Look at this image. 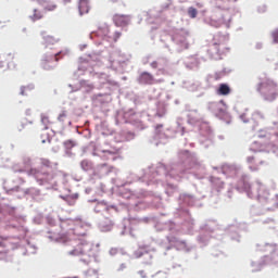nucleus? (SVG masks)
<instances>
[{
  "mask_svg": "<svg viewBox=\"0 0 278 278\" xmlns=\"http://www.w3.org/2000/svg\"><path fill=\"white\" fill-rule=\"evenodd\" d=\"M18 249L16 238L0 237V260H8L10 251Z\"/></svg>",
  "mask_w": 278,
  "mask_h": 278,
  "instance_id": "f257e3e1",
  "label": "nucleus"
},
{
  "mask_svg": "<svg viewBox=\"0 0 278 278\" xmlns=\"http://www.w3.org/2000/svg\"><path fill=\"white\" fill-rule=\"evenodd\" d=\"M73 247L74 249L68 252V255H86V253H89L92 249V245H90V242L84 240V239H78L73 241Z\"/></svg>",
  "mask_w": 278,
  "mask_h": 278,
  "instance_id": "f03ea898",
  "label": "nucleus"
},
{
  "mask_svg": "<svg viewBox=\"0 0 278 278\" xmlns=\"http://www.w3.org/2000/svg\"><path fill=\"white\" fill-rule=\"evenodd\" d=\"M60 52L54 53L52 55H46L45 59L41 61V66L43 71H53L55 67V62H60Z\"/></svg>",
  "mask_w": 278,
  "mask_h": 278,
  "instance_id": "7ed1b4c3",
  "label": "nucleus"
},
{
  "mask_svg": "<svg viewBox=\"0 0 278 278\" xmlns=\"http://www.w3.org/2000/svg\"><path fill=\"white\" fill-rule=\"evenodd\" d=\"M131 22V17L125 14H115L113 15V23L116 27H127Z\"/></svg>",
  "mask_w": 278,
  "mask_h": 278,
  "instance_id": "20e7f679",
  "label": "nucleus"
},
{
  "mask_svg": "<svg viewBox=\"0 0 278 278\" xmlns=\"http://www.w3.org/2000/svg\"><path fill=\"white\" fill-rule=\"evenodd\" d=\"M138 81L144 86H152L153 81H155V78H153V75H151L149 72H143L140 74Z\"/></svg>",
  "mask_w": 278,
  "mask_h": 278,
  "instance_id": "39448f33",
  "label": "nucleus"
},
{
  "mask_svg": "<svg viewBox=\"0 0 278 278\" xmlns=\"http://www.w3.org/2000/svg\"><path fill=\"white\" fill-rule=\"evenodd\" d=\"M78 10L80 16L88 14V12H90V0H79Z\"/></svg>",
  "mask_w": 278,
  "mask_h": 278,
  "instance_id": "423d86ee",
  "label": "nucleus"
},
{
  "mask_svg": "<svg viewBox=\"0 0 278 278\" xmlns=\"http://www.w3.org/2000/svg\"><path fill=\"white\" fill-rule=\"evenodd\" d=\"M216 92L220 97H227V96L231 94V87H229V85H227V84H220L219 87L217 88Z\"/></svg>",
  "mask_w": 278,
  "mask_h": 278,
  "instance_id": "0eeeda50",
  "label": "nucleus"
},
{
  "mask_svg": "<svg viewBox=\"0 0 278 278\" xmlns=\"http://www.w3.org/2000/svg\"><path fill=\"white\" fill-rule=\"evenodd\" d=\"M29 18L33 21V23H36V21H42V18H45V13L39 9H34L33 14L29 15Z\"/></svg>",
  "mask_w": 278,
  "mask_h": 278,
  "instance_id": "6e6552de",
  "label": "nucleus"
},
{
  "mask_svg": "<svg viewBox=\"0 0 278 278\" xmlns=\"http://www.w3.org/2000/svg\"><path fill=\"white\" fill-rule=\"evenodd\" d=\"M102 160H110V157H112L113 160H116L115 155H118V150L114 149V150H103L102 151Z\"/></svg>",
  "mask_w": 278,
  "mask_h": 278,
  "instance_id": "1a4fd4ad",
  "label": "nucleus"
},
{
  "mask_svg": "<svg viewBox=\"0 0 278 278\" xmlns=\"http://www.w3.org/2000/svg\"><path fill=\"white\" fill-rule=\"evenodd\" d=\"M80 166L83 168V170H92V162L88 161V160H84L80 162Z\"/></svg>",
  "mask_w": 278,
  "mask_h": 278,
  "instance_id": "9d476101",
  "label": "nucleus"
},
{
  "mask_svg": "<svg viewBox=\"0 0 278 278\" xmlns=\"http://www.w3.org/2000/svg\"><path fill=\"white\" fill-rule=\"evenodd\" d=\"M41 123L45 125V129H49V125H51V119H49V115L41 114Z\"/></svg>",
  "mask_w": 278,
  "mask_h": 278,
  "instance_id": "9b49d317",
  "label": "nucleus"
},
{
  "mask_svg": "<svg viewBox=\"0 0 278 278\" xmlns=\"http://www.w3.org/2000/svg\"><path fill=\"white\" fill-rule=\"evenodd\" d=\"M188 14H189L190 18H197V15L199 14V11H197V9L190 7L188 9Z\"/></svg>",
  "mask_w": 278,
  "mask_h": 278,
  "instance_id": "f8f14e48",
  "label": "nucleus"
},
{
  "mask_svg": "<svg viewBox=\"0 0 278 278\" xmlns=\"http://www.w3.org/2000/svg\"><path fill=\"white\" fill-rule=\"evenodd\" d=\"M28 175H33V177H40V170L37 168H31L28 170Z\"/></svg>",
  "mask_w": 278,
  "mask_h": 278,
  "instance_id": "ddd939ff",
  "label": "nucleus"
},
{
  "mask_svg": "<svg viewBox=\"0 0 278 278\" xmlns=\"http://www.w3.org/2000/svg\"><path fill=\"white\" fill-rule=\"evenodd\" d=\"M271 38L274 40L275 43H278V28H276L273 33H271Z\"/></svg>",
  "mask_w": 278,
  "mask_h": 278,
  "instance_id": "4468645a",
  "label": "nucleus"
},
{
  "mask_svg": "<svg viewBox=\"0 0 278 278\" xmlns=\"http://www.w3.org/2000/svg\"><path fill=\"white\" fill-rule=\"evenodd\" d=\"M64 146L66 147V149H73V147H75V141L67 140L64 142Z\"/></svg>",
  "mask_w": 278,
  "mask_h": 278,
  "instance_id": "2eb2a0df",
  "label": "nucleus"
},
{
  "mask_svg": "<svg viewBox=\"0 0 278 278\" xmlns=\"http://www.w3.org/2000/svg\"><path fill=\"white\" fill-rule=\"evenodd\" d=\"M58 121H60V123H64L66 121V112H62L59 115Z\"/></svg>",
  "mask_w": 278,
  "mask_h": 278,
  "instance_id": "dca6fc26",
  "label": "nucleus"
},
{
  "mask_svg": "<svg viewBox=\"0 0 278 278\" xmlns=\"http://www.w3.org/2000/svg\"><path fill=\"white\" fill-rule=\"evenodd\" d=\"M121 36H123V34L121 31H115L113 35V40L116 42L118 40V38H121Z\"/></svg>",
  "mask_w": 278,
  "mask_h": 278,
  "instance_id": "f3484780",
  "label": "nucleus"
},
{
  "mask_svg": "<svg viewBox=\"0 0 278 278\" xmlns=\"http://www.w3.org/2000/svg\"><path fill=\"white\" fill-rule=\"evenodd\" d=\"M41 164H42V166L49 167V166H51V161H49V160H47V159H42V160H41Z\"/></svg>",
  "mask_w": 278,
  "mask_h": 278,
  "instance_id": "a211bd4d",
  "label": "nucleus"
},
{
  "mask_svg": "<svg viewBox=\"0 0 278 278\" xmlns=\"http://www.w3.org/2000/svg\"><path fill=\"white\" fill-rule=\"evenodd\" d=\"M46 42H51L53 45L54 42H58V40H55V38H53L51 36H48V37H46Z\"/></svg>",
  "mask_w": 278,
  "mask_h": 278,
  "instance_id": "6ab92c4d",
  "label": "nucleus"
},
{
  "mask_svg": "<svg viewBox=\"0 0 278 278\" xmlns=\"http://www.w3.org/2000/svg\"><path fill=\"white\" fill-rule=\"evenodd\" d=\"M266 136H268L267 132L261 131L258 138H266Z\"/></svg>",
  "mask_w": 278,
  "mask_h": 278,
  "instance_id": "aec40b11",
  "label": "nucleus"
},
{
  "mask_svg": "<svg viewBox=\"0 0 278 278\" xmlns=\"http://www.w3.org/2000/svg\"><path fill=\"white\" fill-rule=\"evenodd\" d=\"M151 67H152V68H157V61H153V62L151 63Z\"/></svg>",
  "mask_w": 278,
  "mask_h": 278,
  "instance_id": "412c9836",
  "label": "nucleus"
},
{
  "mask_svg": "<svg viewBox=\"0 0 278 278\" xmlns=\"http://www.w3.org/2000/svg\"><path fill=\"white\" fill-rule=\"evenodd\" d=\"M104 34H105V36H108L110 34V28L105 27L104 28Z\"/></svg>",
  "mask_w": 278,
  "mask_h": 278,
  "instance_id": "4be33fe9",
  "label": "nucleus"
},
{
  "mask_svg": "<svg viewBox=\"0 0 278 278\" xmlns=\"http://www.w3.org/2000/svg\"><path fill=\"white\" fill-rule=\"evenodd\" d=\"M27 90V88L26 87H23L22 89H21V94H25V91Z\"/></svg>",
  "mask_w": 278,
  "mask_h": 278,
  "instance_id": "5701e85b",
  "label": "nucleus"
},
{
  "mask_svg": "<svg viewBox=\"0 0 278 278\" xmlns=\"http://www.w3.org/2000/svg\"><path fill=\"white\" fill-rule=\"evenodd\" d=\"M62 242H68V238H61Z\"/></svg>",
  "mask_w": 278,
  "mask_h": 278,
  "instance_id": "b1692460",
  "label": "nucleus"
},
{
  "mask_svg": "<svg viewBox=\"0 0 278 278\" xmlns=\"http://www.w3.org/2000/svg\"><path fill=\"white\" fill-rule=\"evenodd\" d=\"M111 3H116L118 0H110Z\"/></svg>",
  "mask_w": 278,
  "mask_h": 278,
  "instance_id": "393cba45",
  "label": "nucleus"
},
{
  "mask_svg": "<svg viewBox=\"0 0 278 278\" xmlns=\"http://www.w3.org/2000/svg\"><path fill=\"white\" fill-rule=\"evenodd\" d=\"M248 162H253V157H249V159H248Z\"/></svg>",
  "mask_w": 278,
  "mask_h": 278,
  "instance_id": "a878e982",
  "label": "nucleus"
},
{
  "mask_svg": "<svg viewBox=\"0 0 278 278\" xmlns=\"http://www.w3.org/2000/svg\"><path fill=\"white\" fill-rule=\"evenodd\" d=\"M64 3H71V0H64Z\"/></svg>",
  "mask_w": 278,
  "mask_h": 278,
  "instance_id": "bb28decb",
  "label": "nucleus"
},
{
  "mask_svg": "<svg viewBox=\"0 0 278 278\" xmlns=\"http://www.w3.org/2000/svg\"><path fill=\"white\" fill-rule=\"evenodd\" d=\"M276 138H278V132L275 134Z\"/></svg>",
  "mask_w": 278,
  "mask_h": 278,
  "instance_id": "cd10ccee",
  "label": "nucleus"
},
{
  "mask_svg": "<svg viewBox=\"0 0 278 278\" xmlns=\"http://www.w3.org/2000/svg\"><path fill=\"white\" fill-rule=\"evenodd\" d=\"M103 166H106V165H105V164H102V165H101V168H103Z\"/></svg>",
  "mask_w": 278,
  "mask_h": 278,
  "instance_id": "c85d7f7f",
  "label": "nucleus"
},
{
  "mask_svg": "<svg viewBox=\"0 0 278 278\" xmlns=\"http://www.w3.org/2000/svg\"><path fill=\"white\" fill-rule=\"evenodd\" d=\"M90 277H92V276H90V275H87V277H86V278H90Z\"/></svg>",
  "mask_w": 278,
  "mask_h": 278,
  "instance_id": "c756f323",
  "label": "nucleus"
}]
</instances>
